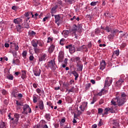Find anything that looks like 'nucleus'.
Returning a JSON list of instances; mask_svg holds the SVG:
<instances>
[{"label": "nucleus", "instance_id": "45", "mask_svg": "<svg viewBox=\"0 0 128 128\" xmlns=\"http://www.w3.org/2000/svg\"><path fill=\"white\" fill-rule=\"evenodd\" d=\"M56 7H53L51 10V13L54 14V12H56Z\"/></svg>", "mask_w": 128, "mask_h": 128}, {"label": "nucleus", "instance_id": "14", "mask_svg": "<svg viewBox=\"0 0 128 128\" xmlns=\"http://www.w3.org/2000/svg\"><path fill=\"white\" fill-rule=\"evenodd\" d=\"M11 44V47L13 46H14V50H18V44L16 43H14V42H10V43Z\"/></svg>", "mask_w": 128, "mask_h": 128}, {"label": "nucleus", "instance_id": "24", "mask_svg": "<svg viewBox=\"0 0 128 128\" xmlns=\"http://www.w3.org/2000/svg\"><path fill=\"white\" fill-rule=\"evenodd\" d=\"M6 78L10 80H14V76L12 74H7Z\"/></svg>", "mask_w": 128, "mask_h": 128}, {"label": "nucleus", "instance_id": "50", "mask_svg": "<svg viewBox=\"0 0 128 128\" xmlns=\"http://www.w3.org/2000/svg\"><path fill=\"white\" fill-rule=\"evenodd\" d=\"M34 57L33 56H30L29 57V60H30L32 61V60H34Z\"/></svg>", "mask_w": 128, "mask_h": 128}, {"label": "nucleus", "instance_id": "39", "mask_svg": "<svg viewBox=\"0 0 128 128\" xmlns=\"http://www.w3.org/2000/svg\"><path fill=\"white\" fill-rule=\"evenodd\" d=\"M102 124H104L102 123V119H100L99 123L98 124V126H102Z\"/></svg>", "mask_w": 128, "mask_h": 128}, {"label": "nucleus", "instance_id": "47", "mask_svg": "<svg viewBox=\"0 0 128 128\" xmlns=\"http://www.w3.org/2000/svg\"><path fill=\"white\" fill-rule=\"evenodd\" d=\"M74 87H72L70 90H68L67 89V91L69 92H74Z\"/></svg>", "mask_w": 128, "mask_h": 128}, {"label": "nucleus", "instance_id": "19", "mask_svg": "<svg viewBox=\"0 0 128 128\" xmlns=\"http://www.w3.org/2000/svg\"><path fill=\"white\" fill-rule=\"evenodd\" d=\"M70 34V32L68 30H64L62 32V34L64 35V38H68V34Z\"/></svg>", "mask_w": 128, "mask_h": 128}, {"label": "nucleus", "instance_id": "43", "mask_svg": "<svg viewBox=\"0 0 128 128\" xmlns=\"http://www.w3.org/2000/svg\"><path fill=\"white\" fill-rule=\"evenodd\" d=\"M102 112H104V110L102 108H99L98 109V114H102Z\"/></svg>", "mask_w": 128, "mask_h": 128}, {"label": "nucleus", "instance_id": "10", "mask_svg": "<svg viewBox=\"0 0 128 128\" xmlns=\"http://www.w3.org/2000/svg\"><path fill=\"white\" fill-rule=\"evenodd\" d=\"M70 48H69V52L72 54H74V52H76V48H74V46H72V44H70Z\"/></svg>", "mask_w": 128, "mask_h": 128}, {"label": "nucleus", "instance_id": "37", "mask_svg": "<svg viewBox=\"0 0 128 128\" xmlns=\"http://www.w3.org/2000/svg\"><path fill=\"white\" fill-rule=\"evenodd\" d=\"M94 34H100V30H98V28H96L95 30Z\"/></svg>", "mask_w": 128, "mask_h": 128}, {"label": "nucleus", "instance_id": "15", "mask_svg": "<svg viewBox=\"0 0 128 128\" xmlns=\"http://www.w3.org/2000/svg\"><path fill=\"white\" fill-rule=\"evenodd\" d=\"M16 29H17V32H21L22 30H24V26L20 25H18L16 26Z\"/></svg>", "mask_w": 128, "mask_h": 128}, {"label": "nucleus", "instance_id": "36", "mask_svg": "<svg viewBox=\"0 0 128 128\" xmlns=\"http://www.w3.org/2000/svg\"><path fill=\"white\" fill-rule=\"evenodd\" d=\"M77 66L79 68V70H82V64H77Z\"/></svg>", "mask_w": 128, "mask_h": 128}, {"label": "nucleus", "instance_id": "33", "mask_svg": "<svg viewBox=\"0 0 128 128\" xmlns=\"http://www.w3.org/2000/svg\"><path fill=\"white\" fill-rule=\"evenodd\" d=\"M33 102L34 104H36L38 102V98L36 96H33Z\"/></svg>", "mask_w": 128, "mask_h": 128}, {"label": "nucleus", "instance_id": "52", "mask_svg": "<svg viewBox=\"0 0 128 128\" xmlns=\"http://www.w3.org/2000/svg\"><path fill=\"white\" fill-rule=\"evenodd\" d=\"M52 41V38H50V37L48 38V40L47 42H50Z\"/></svg>", "mask_w": 128, "mask_h": 128}, {"label": "nucleus", "instance_id": "23", "mask_svg": "<svg viewBox=\"0 0 128 128\" xmlns=\"http://www.w3.org/2000/svg\"><path fill=\"white\" fill-rule=\"evenodd\" d=\"M54 45H52L48 48V52L50 54H51V52H54Z\"/></svg>", "mask_w": 128, "mask_h": 128}, {"label": "nucleus", "instance_id": "3", "mask_svg": "<svg viewBox=\"0 0 128 128\" xmlns=\"http://www.w3.org/2000/svg\"><path fill=\"white\" fill-rule=\"evenodd\" d=\"M116 32H118V30H111V34L108 36V40H113Z\"/></svg>", "mask_w": 128, "mask_h": 128}, {"label": "nucleus", "instance_id": "42", "mask_svg": "<svg viewBox=\"0 0 128 128\" xmlns=\"http://www.w3.org/2000/svg\"><path fill=\"white\" fill-rule=\"evenodd\" d=\"M28 34L30 36H36V32L34 31L29 32Z\"/></svg>", "mask_w": 128, "mask_h": 128}, {"label": "nucleus", "instance_id": "48", "mask_svg": "<svg viewBox=\"0 0 128 128\" xmlns=\"http://www.w3.org/2000/svg\"><path fill=\"white\" fill-rule=\"evenodd\" d=\"M90 88V84H86V90H88Z\"/></svg>", "mask_w": 128, "mask_h": 128}, {"label": "nucleus", "instance_id": "63", "mask_svg": "<svg viewBox=\"0 0 128 128\" xmlns=\"http://www.w3.org/2000/svg\"><path fill=\"white\" fill-rule=\"evenodd\" d=\"M98 128V125H96V124H94L92 126V128Z\"/></svg>", "mask_w": 128, "mask_h": 128}, {"label": "nucleus", "instance_id": "34", "mask_svg": "<svg viewBox=\"0 0 128 128\" xmlns=\"http://www.w3.org/2000/svg\"><path fill=\"white\" fill-rule=\"evenodd\" d=\"M96 102V97L94 96L92 98V102H91V104H94Z\"/></svg>", "mask_w": 128, "mask_h": 128}, {"label": "nucleus", "instance_id": "1", "mask_svg": "<svg viewBox=\"0 0 128 128\" xmlns=\"http://www.w3.org/2000/svg\"><path fill=\"white\" fill-rule=\"evenodd\" d=\"M115 100H117L118 106H122L126 102V94L124 92H122L120 97H116Z\"/></svg>", "mask_w": 128, "mask_h": 128}, {"label": "nucleus", "instance_id": "57", "mask_svg": "<svg viewBox=\"0 0 128 128\" xmlns=\"http://www.w3.org/2000/svg\"><path fill=\"white\" fill-rule=\"evenodd\" d=\"M2 94L4 95V94H6V91L4 90H2Z\"/></svg>", "mask_w": 128, "mask_h": 128}, {"label": "nucleus", "instance_id": "9", "mask_svg": "<svg viewBox=\"0 0 128 128\" xmlns=\"http://www.w3.org/2000/svg\"><path fill=\"white\" fill-rule=\"evenodd\" d=\"M106 61L102 60L100 64V70H104L106 68Z\"/></svg>", "mask_w": 128, "mask_h": 128}, {"label": "nucleus", "instance_id": "2", "mask_svg": "<svg viewBox=\"0 0 128 128\" xmlns=\"http://www.w3.org/2000/svg\"><path fill=\"white\" fill-rule=\"evenodd\" d=\"M27 110H29L28 111L29 114H30V112H32V109L30 108V106L28 104H25L23 107L24 112H22V114H28Z\"/></svg>", "mask_w": 128, "mask_h": 128}, {"label": "nucleus", "instance_id": "58", "mask_svg": "<svg viewBox=\"0 0 128 128\" xmlns=\"http://www.w3.org/2000/svg\"><path fill=\"white\" fill-rule=\"evenodd\" d=\"M113 124H115V126H116V124H118V122L116 120H114Z\"/></svg>", "mask_w": 128, "mask_h": 128}, {"label": "nucleus", "instance_id": "27", "mask_svg": "<svg viewBox=\"0 0 128 128\" xmlns=\"http://www.w3.org/2000/svg\"><path fill=\"white\" fill-rule=\"evenodd\" d=\"M45 118H46L47 120H50V114H46Z\"/></svg>", "mask_w": 128, "mask_h": 128}, {"label": "nucleus", "instance_id": "46", "mask_svg": "<svg viewBox=\"0 0 128 128\" xmlns=\"http://www.w3.org/2000/svg\"><path fill=\"white\" fill-rule=\"evenodd\" d=\"M105 30H106L108 32H112V30H110V28L108 26H106L104 29Z\"/></svg>", "mask_w": 128, "mask_h": 128}, {"label": "nucleus", "instance_id": "8", "mask_svg": "<svg viewBox=\"0 0 128 128\" xmlns=\"http://www.w3.org/2000/svg\"><path fill=\"white\" fill-rule=\"evenodd\" d=\"M74 28H78V32H82V24H78V26L74 24Z\"/></svg>", "mask_w": 128, "mask_h": 128}, {"label": "nucleus", "instance_id": "16", "mask_svg": "<svg viewBox=\"0 0 128 128\" xmlns=\"http://www.w3.org/2000/svg\"><path fill=\"white\" fill-rule=\"evenodd\" d=\"M40 72H42V70H36L34 72V74L36 76H40Z\"/></svg>", "mask_w": 128, "mask_h": 128}, {"label": "nucleus", "instance_id": "4", "mask_svg": "<svg viewBox=\"0 0 128 128\" xmlns=\"http://www.w3.org/2000/svg\"><path fill=\"white\" fill-rule=\"evenodd\" d=\"M48 66L49 68H56V62H54V60H50V62H48Z\"/></svg>", "mask_w": 128, "mask_h": 128}, {"label": "nucleus", "instance_id": "40", "mask_svg": "<svg viewBox=\"0 0 128 128\" xmlns=\"http://www.w3.org/2000/svg\"><path fill=\"white\" fill-rule=\"evenodd\" d=\"M72 74H74V76H78V74L74 70L72 72Z\"/></svg>", "mask_w": 128, "mask_h": 128}, {"label": "nucleus", "instance_id": "5", "mask_svg": "<svg viewBox=\"0 0 128 128\" xmlns=\"http://www.w3.org/2000/svg\"><path fill=\"white\" fill-rule=\"evenodd\" d=\"M64 54L62 51H60L59 52V56H58V60L59 62H62L64 61Z\"/></svg>", "mask_w": 128, "mask_h": 128}, {"label": "nucleus", "instance_id": "6", "mask_svg": "<svg viewBox=\"0 0 128 128\" xmlns=\"http://www.w3.org/2000/svg\"><path fill=\"white\" fill-rule=\"evenodd\" d=\"M110 112L112 113H114V108H106L104 110V112L103 114V116H105V114H108V112Z\"/></svg>", "mask_w": 128, "mask_h": 128}, {"label": "nucleus", "instance_id": "38", "mask_svg": "<svg viewBox=\"0 0 128 128\" xmlns=\"http://www.w3.org/2000/svg\"><path fill=\"white\" fill-rule=\"evenodd\" d=\"M98 2H92L90 3V6H96V4Z\"/></svg>", "mask_w": 128, "mask_h": 128}, {"label": "nucleus", "instance_id": "64", "mask_svg": "<svg viewBox=\"0 0 128 128\" xmlns=\"http://www.w3.org/2000/svg\"><path fill=\"white\" fill-rule=\"evenodd\" d=\"M41 128H48V125H46V124H44V126H42Z\"/></svg>", "mask_w": 128, "mask_h": 128}, {"label": "nucleus", "instance_id": "26", "mask_svg": "<svg viewBox=\"0 0 128 128\" xmlns=\"http://www.w3.org/2000/svg\"><path fill=\"white\" fill-rule=\"evenodd\" d=\"M55 22L56 23L60 21V17L58 15H55Z\"/></svg>", "mask_w": 128, "mask_h": 128}, {"label": "nucleus", "instance_id": "18", "mask_svg": "<svg viewBox=\"0 0 128 128\" xmlns=\"http://www.w3.org/2000/svg\"><path fill=\"white\" fill-rule=\"evenodd\" d=\"M38 106H39V108H40V110L44 109V102H42V100H39Z\"/></svg>", "mask_w": 128, "mask_h": 128}, {"label": "nucleus", "instance_id": "62", "mask_svg": "<svg viewBox=\"0 0 128 128\" xmlns=\"http://www.w3.org/2000/svg\"><path fill=\"white\" fill-rule=\"evenodd\" d=\"M125 34H126L124 33H122V34H120V38H122V36H124Z\"/></svg>", "mask_w": 128, "mask_h": 128}, {"label": "nucleus", "instance_id": "54", "mask_svg": "<svg viewBox=\"0 0 128 128\" xmlns=\"http://www.w3.org/2000/svg\"><path fill=\"white\" fill-rule=\"evenodd\" d=\"M36 92H38V94H40V92H42V90H40V88H37Z\"/></svg>", "mask_w": 128, "mask_h": 128}, {"label": "nucleus", "instance_id": "59", "mask_svg": "<svg viewBox=\"0 0 128 128\" xmlns=\"http://www.w3.org/2000/svg\"><path fill=\"white\" fill-rule=\"evenodd\" d=\"M78 116H80L78 114L74 113V118H78Z\"/></svg>", "mask_w": 128, "mask_h": 128}, {"label": "nucleus", "instance_id": "17", "mask_svg": "<svg viewBox=\"0 0 128 128\" xmlns=\"http://www.w3.org/2000/svg\"><path fill=\"white\" fill-rule=\"evenodd\" d=\"M118 54H120V50H117L114 52L113 54L112 55V58H114V56H118Z\"/></svg>", "mask_w": 128, "mask_h": 128}, {"label": "nucleus", "instance_id": "7", "mask_svg": "<svg viewBox=\"0 0 128 128\" xmlns=\"http://www.w3.org/2000/svg\"><path fill=\"white\" fill-rule=\"evenodd\" d=\"M40 42V41L38 40H32L31 44L34 48H38V44Z\"/></svg>", "mask_w": 128, "mask_h": 128}, {"label": "nucleus", "instance_id": "49", "mask_svg": "<svg viewBox=\"0 0 128 128\" xmlns=\"http://www.w3.org/2000/svg\"><path fill=\"white\" fill-rule=\"evenodd\" d=\"M76 30H78V28H74L72 29L73 34L76 32Z\"/></svg>", "mask_w": 128, "mask_h": 128}, {"label": "nucleus", "instance_id": "28", "mask_svg": "<svg viewBox=\"0 0 128 128\" xmlns=\"http://www.w3.org/2000/svg\"><path fill=\"white\" fill-rule=\"evenodd\" d=\"M116 102H118V100H116V98L113 99L112 101H111V104H113L114 106H116Z\"/></svg>", "mask_w": 128, "mask_h": 128}, {"label": "nucleus", "instance_id": "56", "mask_svg": "<svg viewBox=\"0 0 128 128\" xmlns=\"http://www.w3.org/2000/svg\"><path fill=\"white\" fill-rule=\"evenodd\" d=\"M8 100H4V104H8Z\"/></svg>", "mask_w": 128, "mask_h": 128}, {"label": "nucleus", "instance_id": "41", "mask_svg": "<svg viewBox=\"0 0 128 128\" xmlns=\"http://www.w3.org/2000/svg\"><path fill=\"white\" fill-rule=\"evenodd\" d=\"M16 104H17V106H22V102H19L18 100H16Z\"/></svg>", "mask_w": 128, "mask_h": 128}, {"label": "nucleus", "instance_id": "51", "mask_svg": "<svg viewBox=\"0 0 128 128\" xmlns=\"http://www.w3.org/2000/svg\"><path fill=\"white\" fill-rule=\"evenodd\" d=\"M14 122L16 124H18V118H16Z\"/></svg>", "mask_w": 128, "mask_h": 128}, {"label": "nucleus", "instance_id": "30", "mask_svg": "<svg viewBox=\"0 0 128 128\" xmlns=\"http://www.w3.org/2000/svg\"><path fill=\"white\" fill-rule=\"evenodd\" d=\"M66 2L72 4H74V0H66Z\"/></svg>", "mask_w": 128, "mask_h": 128}, {"label": "nucleus", "instance_id": "29", "mask_svg": "<svg viewBox=\"0 0 128 128\" xmlns=\"http://www.w3.org/2000/svg\"><path fill=\"white\" fill-rule=\"evenodd\" d=\"M34 50L35 52V54H38V52H40V50L38 48V47H36L34 48Z\"/></svg>", "mask_w": 128, "mask_h": 128}, {"label": "nucleus", "instance_id": "20", "mask_svg": "<svg viewBox=\"0 0 128 128\" xmlns=\"http://www.w3.org/2000/svg\"><path fill=\"white\" fill-rule=\"evenodd\" d=\"M109 79H110V78L108 77L106 78V80H105V84H104L105 87L110 86V82H108Z\"/></svg>", "mask_w": 128, "mask_h": 128}, {"label": "nucleus", "instance_id": "53", "mask_svg": "<svg viewBox=\"0 0 128 128\" xmlns=\"http://www.w3.org/2000/svg\"><path fill=\"white\" fill-rule=\"evenodd\" d=\"M104 16H109V18H110V15L108 13H104Z\"/></svg>", "mask_w": 128, "mask_h": 128}, {"label": "nucleus", "instance_id": "31", "mask_svg": "<svg viewBox=\"0 0 128 128\" xmlns=\"http://www.w3.org/2000/svg\"><path fill=\"white\" fill-rule=\"evenodd\" d=\"M28 54V52L26 51H24L22 54V56H23V58H26V54Z\"/></svg>", "mask_w": 128, "mask_h": 128}, {"label": "nucleus", "instance_id": "12", "mask_svg": "<svg viewBox=\"0 0 128 128\" xmlns=\"http://www.w3.org/2000/svg\"><path fill=\"white\" fill-rule=\"evenodd\" d=\"M14 22L16 24H20L22 22V20L20 18H16L14 20Z\"/></svg>", "mask_w": 128, "mask_h": 128}, {"label": "nucleus", "instance_id": "35", "mask_svg": "<svg viewBox=\"0 0 128 128\" xmlns=\"http://www.w3.org/2000/svg\"><path fill=\"white\" fill-rule=\"evenodd\" d=\"M104 89H102L101 92H100L98 94H96V96H102V92H104Z\"/></svg>", "mask_w": 128, "mask_h": 128}, {"label": "nucleus", "instance_id": "55", "mask_svg": "<svg viewBox=\"0 0 128 128\" xmlns=\"http://www.w3.org/2000/svg\"><path fill=\"white\" fill-rule=\"evenodd\" d=\"M64 64H68V58H66L64 60Z\"/></svg>", "mask_w": 128, "mask_h": 128}, {"label": "nucleus", "instance_id": "21", "mask_svg": "<svg viewBox=\"0 0 128 128\" xmlns=\"http://www.w3.org/2000/svg\"><path fill=\"white\" fill-rule=\"evenodd\" d=\"M46 54H42L41 57L39 58L40 62H42L43 60H46Z\"/></svg>", "mask_w": 128, "mask_h": 128}, {"label": "nucleus", "instance_id": "25", "mask_svg": "<svg viewBox=\"0 0 128 128\" xmlns=\"http://www.w3.org/2000/svg\"><path fill=\"white\" fill-rule=\"evenodd\" d=\"M22 74L21 78L24 80V78H26V71L23 70L22 71Z\"/></svg>", "mask_w": 128, "mask_h": 128}, {"label": "nucleus", "instance_id": "13", "mask_svg": "<svg viewBox=\"0 0 128 128\" xmlns=\"http://www.w3.org/2000/svg\"><path fill=\"white\" fill-rule=\"evenodd\" d=\"M124 79H120L118 80V82H116V84L118 86H120L122 84V82H124Z\"/></svg>", "mask_w": 128, "mask_h": 128}, {"label": "nucleus", "instance_id": "44", "mask_svg": "<svg viewBox=\"0 0 128 128\" xmlns=\"http://www.w3.org/2000/svg\"><path fill=\"white\" fill-rule=\"evenodd\" d=\"M15 118H18L19 120L20 118V114L18 113H16L14 115Z\"/></svg>", "mask_w": 128, "mask_h": 128}, {"label": "nucleus", "instance_id": "32", "mask_svg": "<svg viewBox=\"0 0 128 128\" xmlns=\"http://www.w3.org/2000/svg\"><path fill=\"white\" fill-rule=\"evenodd\" d=\"M60 44L61 46H64V38H62L60 40Z\"/></svg>", "mask_w": 128, "mask_h": 128}, {"label": "nucleus", "instance_id": "61", "mask_svg": "<svg viewBox=\"0 0 128 128\" xmlns=\"http://www.w3.org/2000/svg\"><path fill=\"white\" fill-rule=\"evenodd\" d=\"M77 114H78V116H80L82 114V112L80 111V110H78V112H77Z\"/></svg>", "mask_w": 128, "mask_h": 128}, {"label": "nucleus", "instance_id": "11", "mask_svg": "<svg viewBox=\"0 0 128 128\" xmlns=\"http://www.w3.org/2000/svg\"><path fill=\"white\" fill-rule=\"evenodd\" d=\"M22 26L24 28H30V24L28 23V20H25L24 22L22 24Z\"/></svg>", "mask_w": 128, "mask_h": 128}, {"label": "nucleus", "instance_id": "22", "mask_svg": "<svg viewBox=\"0 0 128 128\" xmlns=\"http://www.w3.org/2000/svg\"><path fill=\"white\" fill-rule=\"evenodd\" d=\"M18 90H14L12 92V96H14V98H18Z\"/></svg>", "mask_w": 128, "mask_h": 128}, {"label": "nucleus", "instance_id": "60", "mask_svg": "<svg viewBox=\"0 0 128 128\" xmlns=\"http://www.w3.org/2000/svg\"><path fill=\"white\" fill-rule=\"evenodd\" d=\"M30 12H28L24 14V16H26V18H28V16H30Z\"/></svg>", "mask_w": 128, "mask_h": 128}]
</instances>
